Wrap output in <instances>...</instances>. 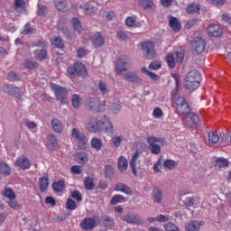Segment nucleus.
<instances>
[{
	"label": "nucleus",
	"instance_id": "obj_30",
	"mask_svg": "<svg viewBox=\"0 0 231 231\" xmlns=\"http://www.w3.org/2000/svg\"><path fill=\"white\" fill-rule=\"evenodd\" d=\"M33 55L37 60H44L48 57L46 49H38L33 51Z\"/></svg>",
	"mask_w": 231,
	"mask_h": 231
},
{
	"label": "nucleus",
	"instance_id": "obj_57",
	"mask_svg": "<svg viewBox=\"0 0 231 231\" xmlns=\"http://www.w3.org/2000/svg\"><path fill=\"white\" fill-rule=\"evenodd\" d=\"M124 142V135L114 136L112 137V143L115 147H120Z\"/></svg>",
	"mask_w": 231,
	"mask_h": 231
},
{
	"label": "nucleus",
	"instance_id": "obj_58",
	"mask_svg": "<svg viewBox=\"0 0 231 231\" xmlns=\"http://www.w3.org/2000/svg\"><path fill=\"white\" fill-rule=\"evenodd\" d=\"M24 68H27V69H35V68H38L37 61H32L30 60H26L23 63Z\"/></svg>",
	"mask_w": 231,
	"mask_h": 231
},
{
	"label": "nucleus",
	"instance_id": "obj_36",
	"mask_svg": "<svg viewBox=\"0 0 231 231\" xmlns=\"http://www.w3.org/2000/svg\"><path fill=\"white\" fill-rule=\"evenodd\" d=\"M72 106L74 109H80V104L82 102V97L79 94L72 95L71 98Z\"/></svg>",
	"mask_w": 231,
	"mask_h": 231
},
{
	"label": "nucleus",
	"instance_id": "obj_28",
	"mask_svg": "<svg viewBox=\"0 0 231 231\" xmlns=\"http://www.w3.org/2000/svg\"><path fill=\"white\" fill-rule=\"evenodd\" d=\"M169 26L173 32H180L181 30V23L174 16H170Z\"/></svg>",
	"mask_w": 231,
	"mask_h": 231
},
{
	"label": "nucleus",
	"instance_id": "obj_60",
	"mask_svg": "<svg viewBox=\"0 0 231 231\" xmlns=\"http://www.w3.org/2000/svg\"><path fill=\"white\" fill-rule=\"evenodd\" d=\"M185 207H194L196 205V198L194 197H188L184 200Z\"/></svg>",
	"mask_w": 231,
	"mask_h": 231
},
{
	"label": "nucleus",
	"instance_id": "obj_1",
	"mask_svg": "<svg viewBox=\"0 0 231 231\" xmlns=\"http://www.w3.org/2000/svg\"><path fill=\"white\" fill-rule=\"evenodd\" d=\"M87 131L89 133H111L113 134V123L104 116V119L98 120L95 116H90L86 125Z\"/></svg>",
	"mask_w": 231,
	"mask_h": 231
},
{
	"label": "nucleus",
	"instance_id": "obj_7",
	"mask_svg": "<svg viewBox=\"0 0 231 231\" xmlns=\"http://www.w3.org/2000/svg\"><path fill=\"white\" fill-rule=\"evenodd\" d=\"M3 90L5 95H8L9 97H14V98H23V89L19 87H15L12 84H5L3 86Z\"/></svg>",
	"mask_w": 231,
	"mask_h": 231
},
{
	"label": "nucleus",
	"instance_id": "obj_62",
	"mask_svg": "<svg viewBox=\"0 0 231 231\" xmlns=\"http://www.w3.org/2000/svg\"><path fill=\"white\" fill-rule=\"evenodd\" d=\"M70 172L76 175L82 174V167H80L79 165H73L70 168Z\"/></svg>",
	"mask_w": 231,
	"mask_h": 231
},
{
	"label": "nucleus",
	"instance_id": "obj_24",
	"mask_svg": "<svg viewBox=\"0 0 231 231\" xmlns=\"http://www.w3.org/2000/svg\"><path fill=\"white\" fill-rule=\"evenodd\" d=\"M51 124L52 125L54 133L60 134V133L64 131V124H62L60 120L54 118L51 121Z\"/></svg>",
	"mask_w": 231,
	"mask_h": 231
},
{
	"label": "nucleus",
	"instance_id": "obj_42",
	"mask_svg": "<svg viewBox=\"0 0 231 231\" xmlns=\"http://www.w3.org/2000/svg\"><path fill=\"white\" fill-rule=\"evenodd\" d=\"M49 185L50 183L48 182V178L42 177L40 179L39 187H40L41 192H46V190H48Z\"/></svg>",
	"mask_w": 231,
	"mask_h": 231
},
{
	"label": "nucleus",
	"instance_id": "obj_23",
	"mask_svg": "<svg viewBox=\"0 0 231 231\" xmlns=\"http://www.w3.org/2000/svg\"><path fill=\"white\" fill-rule=\"evenodd\" d=\"M203 225H205L204 221L198 222L196 220H191L186 225V231H199Z\"/></svg>",
	"mask_w": 231,
	"mask_h": 231
},
{
	"label": "nucleus",
	"instance_id": "obj_40",
	"mask_svg": "<svg viewBox=\"0 0 231 231\" xmlns=\"http://www.w3.org/2000/svg\"><path fill=\"white\" fill-rule=\"evenodd\" d=\"M84 187L86 190H93L95 189V181L91 177H86L84 180Z\"/></svg>",
	"mask_w": 231,
	"mask_h": 231
},
{
	"label": "nucleus",
	"instance_id": "obj_55",
	"mask_svg": "<svg viewBox=\"0 0 231 231\" xmlns=\"http://www.w3.org/2000/svg\"><path fill=\"white\" fill-rule=\"evenodd\" d=\"M216 167L223 169V167H228V161L225 158H217L216 160Z\"/></svg>",
	"mask_w": 231,
	"mask_h": 231
},
{
	"label": "nucleus",
	"instance_id": "obj_44",
	"mask_svg": "<svg viewBox=\"0 0 231 231\" xmlns=\"http://www.w3.org/2000/svg\"><path fill=\"white\" fill-rule=\"evenodd\" d=\"M116 37L119 41L127 42L129 41V32H126L125 31H123V30H118L116 32Z\"/></svg>",
	"mask_w": 231,
	"mask_h": 231
},
{
	"label": "nucleus",
	"instance_id": "obj_45",
	"mask_svg": "<svg viewBox=\"0 0 231 231\" xmlns=\"http://www.w3.org/2000/svg\"><path fill=\"white\" fill-rule=\"evenodd\" d=\"M124 199H125V198L123 195L116 194L112 197L110 205H118V203H124Z\"/></svg>",
	"mask_w": 231,
	"mask_h": 231
},
{
	"label": "nucleus",
	"instance_id": "obj_14",
	"mask_svg": "<svg viewBox=\"0 0 231 231\" xmlns=\"http://www.w3.org/2000/svg\"><path fill=\"white\" fill-rule=\"evenodd\" d=\"M14 165L15 167H19V169H22L23 171H28V169L32 167V162H30V159H28V157L22 155L15 160Z\"/></svg>",
	"mask_w": 231,
	"mask_h": 231
},
{
	"label": "nucleus",
	"instance_id": "obj_3",
	"mask_svg": "<svg viewBox=\"0 0 231 231\" xmlns=\"http://www.w3.org/2000/svg\"><path fill=\"white\" fill-rule=\"evenodd\" d=\"M67 73L69 79H76L77 76L86 77V75H88V69L84 63L77 61L73 66L67 69Z\"/></svg>",
	"mask_w": 231,
	"mask_h": 231
},
{
	"label": "nucleus",
	"instance_id": "obj_13",
	"mask_svg": "<svg viewBox=\"0 0 231 231\" xmlns=\"http://www.w3.org/2000/svg\"><path fill=\"white\" fill-rule=\"evenodd\" d=\"M182 120L187 127H196V125L199 124V117L195 115L194 112H189L188 116L184 117Z\"/></svg>",
	"mask_w": 231,
	"mask_h": 231
},
{
	"label": "nucleus",
	"instance_id": "obj_38",
	"mask_svg": "<svg viewBox=\"0 0 231 231\" xmlns=\"http://www.w3.org/2000/svg\"><path fill=\"white\" fill-rule=\"evenodd\" d=\"M75 160L78 163H86L88 162V153L81 152L75 154Z\"/></svg>",
	"mask_w": 231,
	"mask_h": 231
},
{
	"label": "nucleus",
	"instance_id": "obj_19",
	"mask_svg": "<svg viewBox=\"0 0 231 231\" xmlns=\"http://www.w3.org/2000/svg\"><path fill=\"white\" fill-rule=\"evenodd\" d=\"M225 140V133H220V134H217V132L211 131L208 133V142L209 143H212L215 145V143H217L219 140Z\"/></svg>",
	"mask_w": 231,
	"mask_h": 231
},
{
	"label": "nucleus",
	"instance_id": "obj_34",
	"mask_svg": "<svg viewBox=\"0 0 231 231\" xmlns=\"http://www.w3.org/2000/svg\"><path fill=\"white\" fill-rule=\"evenodd\" d=\"M54 5L60 12H65V10H68V2L66 0H54Z\"/></svg>",
	"mask_w": 231,
	"mask_h": 231
},
{
	"label": "nucleus",
	"instance_id": "obj_35",
	"mask_svg": "<svg viewBox=\"0 0 231 231\" xmlns=\"http://www.w3.org/2000/svg\"><path fill=\"white\" fill-rule=\"evenodd\" d=\"M141 73H143V75H146L152 80H160V76H158L156 73L151 70H148L146 67H143L141 69Z\"/></svg>",
	"mask_w": 231,
	"mask_h": 231
},
{
	"label": "nucleus",
	"instance_id": "obj_37",
	"mask_svg": "<svg viewBox=\"0 0 231 231\" xmlns=\"http://www.w3.org/2000/svg\"><path fill=\"white\" fill-rule=\"evenodd\" d=\"M71 23L74 32H77L78 33H82V23H80V20H79V18H73L71 20Z\"/></svg>",
	"mask_w": 231,
	"mask_h": 231
},
{
	"label": "nucleus",
	"instance_id": "obj_16",
	"mask_svg": "<svg viewBox=\"0 0 231 231\" xmlns=\"http://www.w3.org/2000/svg\"><path fill=\"white\" fill-rule=\"evenodd\" d=\"M123 219L126 223L134 224V225H142V223H143V220L142 219V217L134 214H127L123 217Z\"/></svg>",
	"mask_w": 231,
	"mask_h": 231
},
{
	"label": "nucleus",
	"instance_id": "obj_17",
	"mask_svg": "<svg viewBox=\"0 0 231 231\" xmlns=\"http://www.w3.org/2000/svg\"><path fill=\"white\" fill-rule=\"evenodd\" d=\"M152 199L153 203L161 205L162 201L163 200V191H162L160 188H153L152 191Z\"/></svg>",
	"mask_w": 231,
	"mask_h": 231
},
{
	"label": "nucleus",
	"instance_id": "obj_18",
	"mask_svg": "<svg viewBox=\"0 0 231 231\" xmlns=\"http://www.w3.org/2000/svg\"><path fill=\"white\" fill-rule=\"evenodd\" d=\"M46 145L51 151H57L59 149V141L54 134H49L47 136Z\"/></svg>",
	"mask_w": 231,
	"mask_h": 231
},
{
	"label": "nucleus",
	"instance_id": "obj_39",
	"mask_svg": "<svg viewBox=\"0 0 231 231\" xmlns=\"http://www.w3.org/2000/svg\"><path fill=\"white\" fill-rule=\"evenodd\" d=\"M12 173V169L8 164L5 162H0V174H3V176H10Z\"/></svg>",
	"mask_w": 231,
	"mask_h": 231
},
{
	"label": "nucleus",
	"instance_id": "obj_53",
	"mask_svg": "<svg viewBox=\"0 0 231 231\" xmlns=\"http://www.w3.org/2000/svg\"><path fill=\"white\" fill-rule=\"evenodd\" d=\"M24 0H14V9L16 12H24Z\"/></svg>",
	"mask_w": 231,
	"mask_h": 231
},
{
	"label": "nucleus",
	"instance_id": "obj_12",
	"mask_svg": "<svg viewBox=\"0 0 231 231\" xmlns=\"http://www.w3.org/2000/svg\"><path fill=\"white\" fill-rule=\"evenodd\" d=\"M191 44L197 55H201V53L205 51V47L207 46L205 43V40H203V38H200V37L194 38Z\"/></svg>",
	"mask_w": 231,
	"mask_h": 231
},
{
	"label": "nucleus",
	"instance_id": "obj_6",
	"mask_svg": "<svg viewBox=\"0 0 231 231\" xmlns=\"http://www.w3.org/2000/svg\"><path fill=\"white\" fill-rule=\"evenodd\" d=\"M50 86H51V89L53 90L57 100H60L61 104H64L68 97V88L60 87V85L55 83H51Z\"/></svg>",
	"mask_w": 231,
	"mask_h": 231
},
{
	"label": "nucleus",
	"instance_id": "obj_27",
	"mask_svg": "<svg viewBox=\"0 0 231 231\" xmlns=\"http://www.w3.org/2000/svg\"><path fill=\"white\" fill-rule=\"evenodd\" d=\"M125 80L128 82H133L134 84H142V78L134 72H129L125 74Z\"/></svg>",
	"mask_w": 231,
	"mask_h": 231
},
{
	"label": "nucleus",
	"instance_id": "obj_48",
	"mask_svg": "<svg viewBox=\"0 0 231 231\" xmlns=\"http://www.w3.org/2000/svg\"><path fill=\"white\" fill-rule=\"evenodd\" d=\"M102 146H103L102 140L98 138H93L91 140V147L93 149H96V151H100V149H102Z\"/></svg>",
	"mask_w": 231,
	"mask_h": 231
},
{
	"label": "nucleus",
	"instance_id": "obj_49",
	"mask_svg": "<svg viewBox=\"0 0 231 231\" xmlns=\"http://www.w3.org/2000/svg\"><path fill=\"white\" fill-rule=\"evenodd\" d=\"M2 195L5 196V198H8L10 200L15 199V192H14L10 188H5L2 192Z\"/></svg>",
	"mask_w": 231,
	"mask_h": 231
},
{
	"label": "nucleus",
	"instance_id": "obj_22",
	"mask_svg": "<svg viewBox=\"0 0 231 231\" xmlns=\"http://www.w3.org/2000/svg\"><path fill=\"white\" fill-rule=\"evenodd\" d=\"M208 32L210 37H219L223 33V30L219 25L213 24L208 27Z\"/></svg>",
	"mask_w": 231,
	"mask_h": 231
},
{
	"label": "nucleus",
	"instance_id": "obj_50",
	"mask_svg": "<svg viewBox=\"0 0 231 231\" xmlns=\"http://www.w3.org/2000/svg\"><path fill=\"white\" fill-rule=\"evenodd\" d=\"M54 192H62L64 190V180H59L52 184Z\"/></svg>",
	"mask_w": 231,
	"mask_h": 231
},
{
	"label": "nucleus",
	"instance_id": "obj_29",
	"mask_svg": "<svg viewBox=\"0 0 231 231\" xmlns=\"http://www.w3.org/2000/svg\"><path fill=\"white\" fill-rule=\"evenodd\" d=\"M138 156H139V153L138 152H136L135 153H134V155L132 156V159L130 161V167L132 169V172L134 176L137 175V172H136V169H138Z\"/></svg>",
	"mask_w": 231,
	"mask_h": 231
},
{
	"label": "nucleus",
	"instance_id": "obj_52",
	"mask_svg": "<svg viewBox=\"0 0 231 231\" xmlns=\"http://www.w3.org/2000/svg\"><path fill=\"white\" fill-rule=\"evenodd\" d=\"M104 172L106 178H113V174H115V169H113V166L106 164L104 167Z\"/></svg>",
	"mask_w": 231,
	"mask_h": 231
},
{
	"label": "nucleus",
	"instance_id": "obj_21",
	"mask_svg": "<svg viewBox=\"0 0 231 231\" xmlns=\"http://www.w3.org/2000/svg\"><path fill=\"white\" fill-rule=\"evenodd\" d=\"M95 225H97V221L91 217L84 218L80 223V226L83 230H92V228H95Z\"/></svg>",
	"mask_w": 231,
	"mask_h": 231
},
{
	"label": "nucleus",
	"instance_id": "obj_4",
	"mask_svg": "<svg viewBox=\"0 0 231 231\" xmlns=\"http://www.w3.org/2000/svg\"><path fill=\"white\" fill-rule=\"evenodd\" d=\"M173 106L175 107L176 115L185 116L190 113V105H189L187 99L181 96L175 99Z\"/></svg>",
	"mask_w": 231,
	"mask_h": 231
},
{
	"label": "nucleus",
	"instance_id": "obj_10",
	"mask_svg": "<svg viewBox=\"0 0 231 231\" xmlns=\"http://www.w3.org/2000/svg\"><path fill=\"white\" fill-rule=\"evenodd\" d=\"M143 51L146 59L151 60L156 57V51L154 50V43L152 42H144L142 44Z\"/></svg>",
	"mask_w": 231,
	"mask_h": 231
},
{
	"label": "nucleus",
	"instance_id": "obj_61",
	"mask_svg": "<svg viewBox=\"0 0 231 231\" xmlns=\"http://www.w3.org/2000/svg\"><path fill=\"white\" fill-rule=\"evenodd\" d=\"M125 24L129 28H133V27L136 26V18H134L133 16L127 17L125 20Z\"/></svg>",
	"mask_w": 231,
	"mask_h": 231
},
{
	"label": "nucleus",
	"instance_id": "obj_43",
	"mask_svg": "<svg viewBox=\"0 0 231 231\" xmlns=\"http://www.w3.org/2000/svg\"><path fill=\"white\" fill-rule=\"evenodd\" d=\"M176 165H178V162L171 159H168L163 162V167H165V169H169V171H174V169L176 168Z\"/></svg>",
	"mask_w": 231,
	"mask_h": 231
},
{
	"label": "nucleus",
	"instance_id": "obj_41",
	"mask_svg": "<svg viewBox=\"0 0 231 231\" xmlns=\"http://www.w3.org/2000/svg\"><path fill=\"white\" fill-rule=\"evenodd\" d=\"M128 163L127 159L124 156H120L118 159V169L121 171H127Z\"/></svg>",
	"mask_w": 231,
	"mask_h": 231
},
{
	"label": "nucleus",
	"instance_id": "obj_56",
	"mask_svg": "<svg viewBox=\"0 0 231 231\" xmlns=\"http://www.w3.org/2000/svg\"><path fill=\"white\" fill-rule=\"evenodd\" d=\"M166 62H167L169 68H175L176 67V61L174 60V54L169 53L166 56Z\"/></svg>",
	"mask_w": 231,
	"mask_h": 231
},
{
	"label": "nucleus",
	"instance_id": "obj_33",
	"mask_svg": "<svg viewBox=\"0 0 231 231\" xmlns=\"http://www.w3.org/2000/svg\"><path fill=\"white\" fill-rule=\"evenodd\" d=\"M51 43L52 44V46H55V48H58L59 50L64 49V41L59 36H54L51 40Z\"/></svg>",
	"mask_w": 231,
	"mask_h": 231
},
{
	"label": "nucleus",
	"instance_id": "obj_26",
	"mask_svg": "<svg viewBox=\"0 0 231 231\" xmlns=\"http://www.w3.org/2000/svg\"><path fill=\"white\" fill-rule=\"evenodd\" d=\"M101 223L105 228H113L115 226V218L107 215H103L101 217Z\"/></svg>",
	"mask_w": 231,
	"mask_h": 231
},
{
	"label": "nucleus",
	"instance_id": "obj_8",
	"mask_svg": "<svg viewBox=\"0 0 231 231\" xmlns=\"http://www.w3.org/2000/svg\"><path fill=\"white\" fill-rule=\"evenodd\" d=\"M163 139L160 137L150 136L147 138V143L149 144L152 154H160L162 152V145Z\"/></svg>",
	"mask_w": 231,
	"mask_h": 231
},
{
	"label": "nucleus",
	"instance_id": "obj_11",
	"mask_svg": "<svg viewBox=\"0 0 231 231\" xmlns=\"http://www.w3.org/2000/svg\"><path fill=\"white\" fill-rule=\"evenodd\" d=\"M71 136L79 145H86L88 143V137L77 127L72 129Z\"/></svg>",
	"mask_w": 231,
	"mask_h": 231
},
{
	"label": "nucleus",
	"instance_id": "obj_59",
	"mask_svg": "<svg viewBox=\"0 0 231 231\" xmlns=\"http://www.w3.org/2000/svg\"><path fill=\"white\" fill-rule=\"evenodd\" d=\"M67 210H75L77 208V202L73 199H68L66 202Z\"/></svg>",
	"mask_w": 231,
	"mask_h": 231
},
{
	"label": "nucleus",
	"instance_id": "obj_32",
	"mask_svg": "<svg viewBox=\"0 0 231 231\" xmlns=\"http://www.w3.org/2000/svg\"><path fill=\"white\" fill-rule=\"evenodd\" d=\"M110 109L115 113V115H118L119 111H122V103L118 99H113L110 103Z\"/></svg>",
	"mask_w": 231,
	"mask_h": 231
},
{
	"label": "nucleus",
	"instance_id": "obj_64",
	"mask_svg": "<svg viewBox=\"0 0 231 231\" xmlns=\"http://www.w3.org/2000/svg\"><path fill=\"white\" fill-rule=\"evenodd\" d=\"M160 68H162V62L158 60H153L149 65L150 69H160Z\"/></svg>",
	"mask_w": 231,
	"mask_h": 231
},
{
	"label": "nucleus",
	"instance_id": "obj_20",
	"mask_svg": "<svg viewBox=\"0 0 231 231\" xmlns=\"http://www.w3.org/2000/svg\"><path fill=\"white\" fill-rule=\"evenodd\" d=\"M91 42L95 48H100L106 43L100 32H96L91 36Z\"/></svg>",
	"mask_w": 231,
	"mask_h": 231
},
{
	"label": "nucleus",
	"instance_id": "obj_46",
	"mask_svg": "<svg viewBox=\"0 0 231 231\" xmlns=\"http://www.w3.org/2000/svg\"><path fill=\"white\" fill-rule=\"evenodd\" d=\"M97 88L102 95H107V93H109V87H107V84L103 80H99Z\"/></svg>",
	"mask_w": 231,
	"mask_h": 231
},
{
	"label": "nucleus",
	"instance_id": "obj_25",
	"mask_svg": "<svg viewBox=\"0 0 231 231\" xmlns=\"http://www.w3.org/2000/svg\"><path fill=\"white\" fill-rule=\"evenodd\" d=\"M115 190L116 192H123V194H126V196H131V194H133L131 188L124 183H117L115 187Z\"/></svg>",
	"mask_w": 231,
	"mask_h": 231
},
{
	"label": "nucleus",
	"instance_id": "obj_54",
	"mask_svg": "<svg viewBox=\"0 0 231 231\" xmlns=\"http://www.w3.org/2000/svg\"><path fill=\"white\" fill-rule=\"evenodd\" d=\"M163 228L166 231H180V227H178V226H176L172 222H168V223L164 224Z\"/></svg>",
	"mask_w": 231,
	"mask_h": 231
},
{
	"label": "nucleus",
	"instance_id": "obj_9",
	"mask_svg": "<svg viewBox=\"0 0 231 231\" xmlns=\"http://www.w3.org/2000/svg\"><path fill=\"white\" fill-rule=\"evenodd\" d=\"M86 106L89 111L93 113H102L104 106L100 103V99L97 97H89L86 100Z\"/></svg>",
	"mask_w": 231,
	"mask_h": 231
},
{
	"label": "nucleus",
	"instance_id": "obj_15",
	"mask_svg": "<svg viewBox=\"0 0 231 231\" xmlns=\"http://www.w3.org/2000/svg\"><path fill=\"white\" fill-rule=\"evenodd\" d=\"M80 8L87 15H94V14H97V10H98V8H97V6H95L90 2H84L80 5Z\"/></svg>",
	"mask_w": 231,
	"mask_h": 231
},
{
	"label": "nucleus",
	"instance_id": "obj_31",
	"mask_svg": "<svg viewBox=\"0 0 231 231\" xmlns=\"http://www.w3.org/2000/svg\"><path fill=\"white\" fill-rule=\"evenodd\" d=\"M137 4L144 10L154 8V0H138Z\"/></svg>",
	"mask_w": 231,
	"mask_h": 231
},
{
	"label": "nucleus",
	"instance_id": "obj_63",
	"mask_svg": "<svg viewBox=\"0 0 231 231\" xmlns=\"http://www.w3.org/2000/svg\"><path fill=\"white\" fill-rule=\"evenodd\" d=\"M71 198L73 199H76V201H82V194H80V191L79 190H74L71 192Z\"/></svg>",
	"mask_w": 231,
	"mask_h": 231
},
{
	"label": "nucleus",
	"instance_id": "obj_2",
	"mask_svg": "<svg viewBox=\"0 0 231 231\" xmlns=\"http://www.w3.org/2000/svg\"><path fill=\"white\" fill-rule=\"evenodd\" d=\"M201 82V73L198 70H190L188 72L184 79V86L187 89L194 91L198 89Z\"/></svg>",
	"mask_w": 231,
	"mask_h": 231
},
{
	"label": "nucleus",
	"instance_id": "obj_47",
	"mask_svg": "<svg viewBox=\"0 0 231 231\" xmlns=\"http://www.w3.org/2000/svg\"><path fill=\"white\" fill-rule=\"evenodd\" d=\"M7 79H8V80H10V82H17V81L21 80V75H19L15 71H10L7 74Z\"/></svg>",
	"mask_w": 231,
	"mask_h": 231
},
{
	"label": "nucleus",
	"instance_id": "obj_51",
	"mask_svg": "<svg viewBox=\"0 0 231 231\" xmlns=\"http://www.w3.org/2000/svg\"><path fill=\"white\" fill-rule=\"evenodd\" d=\"M187 14H198L199 12V4H191L188 5L186 8Z\"/></svg>",
	"mask_w": 231,
	"mask_h": 231
},
{
	"label": "nucleus",
	"instance_id": "obj_5",
	"mask_svg": "<svg viewBox=\"0 0 231 231\" xmlns=\"http://www.w3.org/2000/svg\"><path fill=\"white\" fill-rule=\"evenodd\" d=\"M131 63L129 56H121L115 63V71L116 75H122L125 71H127V65Z\"/></svg>",
	"mask_w": 231,
	"mask_h": 231
}]
</instances>
